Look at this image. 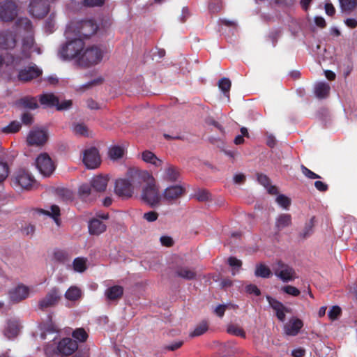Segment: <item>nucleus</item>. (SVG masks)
<instances>
[{"label": "nucleus", "mask_w": 357, "mask_h": 357, "mask_svg": "<svg viewBox=\"0 0 357 357\" xmlns=\"http://www.w3.org/2000/svg\"><path fill=\"white\" fill-rule=\"evenodd\" d=\"M15 31L19 33H26L28 36L23 38L22 52L23 56L29 57L33 52L38 54L40 53V48L34 45L33 38L32 35L33 25L30 20L27 17L19 18L15 24Z\"/></svg>", "instance_id": "nucleus-1"}, {"label": "nucleus", "mask_w": 357, "mask_h": 357, "mask_svg": "<svg viewBox=\"0 0 357 357\" xmlns=\"http://www.w3.org/2000/svg\"><path fill=\"white\" fill-rule=\"evenodd\" d=\"M66 43L61 47L59 56L63 60H75L77 63L85 47L82 38L68 34L66 31Z\"/></svg>", "instance_id": "nucleus-2"}, {"label": "nucleus", "mask_w": 357, "mask_h": 357, "mask_svg": "<svg viewBox=\"0 0 357 357\" xmlns=\"http://www.w3.org/2000/svg\"><path fill=\"white\" fill-rule=\"evenodd\" d=\"M139 199L146 205L153 208L160 206L162 197L153 175L152 179H149L146 184L142 187Z\"/></svg>", "instance_id": "nucleus-3"}, {"label": "nucleus", "mask_w": 357, "mask_h": 357, "mask_svg": "<svg viewBox=\"0 0 357 357\" xmlns=\"http://www.w3.org/2000/svg\"><path fill=\"white\" fill-rule=\"evenodd\" d=\"M16 45L15 36L13 31L6 30L0 32V51L12 50ZM15 59L8 52L5 54L0 52V64L9 66L14 63Z\"/></svg>", "instance_id": "nucleus-4"}, {"label": "nucleus", "mask_w": 357, "mask_h": 357, "mask_svg": "<svg viewBox=\"0 0 357 357\" xmlns=\"http://www.w3.org/2000/svg\"><path fill=\"white\" fill-rule=\"evenodd\" d=\"M98 29L97 24L92 20L71 22L66 29L68 34H73L79 38H86L93 35Z\"/></svg>", "instance_id": "nucleus-5"}, {"label": "nucleus", "mask_w": 357, "mask_h": 357, "mask_svg": "<svg viewBox=\"0 0 357 357\" xmlns=\"http://www.w3.org/2000/svg\"><path fill=\"white\" fill-rule=\"evenodd\" d=\"M103 53V50L96 45L84 47L77 64L84 68L96 66L102 61Z\"/></svg>", "instance_id": "nucleus-6"}, {"label": "nucleus", "mask_w": 357, "mask_h": 357, "mask_svg": "<svg viewBox=\"0 0 357 357\" xmlns=\"http://www.w3.org/2000/svg\"><path fill=\"white\" fill-rule=\"evenodd\" d=\"M126 178L128 179V181L136 193L139 188H142L143 183L146 184L149 179H152V174L146 170L132 167L127 171Z\"/></svg>", "instance_id": "nucleus-7"}, {"label": "nucleus", "mask_w": 357, "mask_h": 357, "mask_svg": "<svg viewBox=\"0 0 357 357\" xmlns=\"http://www.w3.org/2000/svg\"><path fill=\"white\" fill-rule=\"evenodd\" d=\"M34 177L24 168H19L15 171L11 177V183L17 189H28L34 183Z\"/></svg>", "instance_id": "nucleus-8"}, {"label": "nucleus", "mask_w": 357, "mask_h": 357, "mask_svg": "<svg viewBox=\"0 0 357 357\" xmlns=\"http://www.w3.org/2000/svg\"><path fill=\"white\" fill-rule=\"evenodd\" d=\"M272 270L275 275L283 282H291L297 278L295 270L288 264L280 261L272 265Z\"/></svg>", "instance_id": "nucleus-9"}, {"label": "nucleus", "mask_w": 357, "mask_h": 357, "mask_svg": "<svg viewBox=\"0 0 357 357\" xmlns=\"http://www.w3.org/2000/svg\"><path fill=\"white\" fill-rule=\"evenodd\" d=\"M82 162L88 169L98 168L101 163V157L98 149L94 146L86 148L82 152Z\"/></svg>", "instance_id": "nucleus-10"}, {"label": "nucleus", "mask_w": 357, "mask_h": 357, "mask_svg": "<svg viewBox=\"0 0 357 357\" xmlns=\"http://www.w3.org/2000/svg\"><path fill=\"white\" fill-rule=\"evenodd\" d=\"M19 8L11 0H6L0 3V20L12 22L18 15Z\"/></svg>", "instance_id": "nucleus-11"}, {"label": "nucleus", "mask_w": 357, "mask_h": 357, "mask_svg": "<svg viewBox=\"0 0 357 357\" xmlns=\"http://www.w3.org/2000/svg\"><path fill=\"white\" fill-rule=\"evenodd\" d=\"M35 165L43 176H50L55 169V166L50 155L40 153L36 159Z\"/></svg>", "instance_id": "nucleus-12"}, {"label": "nucleus", "mask_w": 357, "mask_h": 357, "mask_svg": "<svg viewBox=\"0 0 357 357\" xmlns=\"http://www.w3.org/2000/svg\"><path fill=\"white\" fill-rule=\"evenodd\" d=\"M86 77L90 79L86 83L79 85L76 87V91L80 93H84L88 90H91L96 87L100 86L104 82V77L98 74L97 72H93L85 75Z\"/></svg>", "instance_id": "nucleus-13"}, {"label": "nucleus", "mask_w": 357, "mask_h": 357, "mask_svg": "<svg viewBox=\"0 0 357 357\" xmlns=\"http://www.w3.org/2000/svg\"><path fill=\"white\" fill-rule=\"evenodd\" d=\"M48 138L47 132L44 129H32L26 138L27 144L29 146H40L45 144Z\"/></svg>", "instance_id": "nucleus-14"}, {"label": "nucleus", "mask_w": 357, "mask_h": 357, "mask_svg": "<svg viewBox=\"0 0 357 357\" xmlns=\"http://www.w3.org/2000/svg\"><path fill=\"white\" fill-rule=\"evenodd\" d=\"M49 11L47 0H31L29 6V13L34 17L41 18Z\"/></svg>", "instance_id": "nucleus-15"}, {"label": "nucleus", "mask_w": 357, "mask_h": 357, "mask_svg": "<svg viewBox=\"0 0 357 357\" xmlns=\"http://www.w3.org/2000/svg\"><path fill=\"white\" fill-rule=\"evenodd\" d=\"M31 292L29 287L24 284H18L11 288L8 291V296L11 301L18 303L26 298Z\"/></svg>", "instance_id": "nucleus-16"}, {"label": "nucleus", "mask_w": 357, "mask_h": 357, "mask_svg": "<svg viewBox=\"0 0 357 357\" xmlns=\"http://www.w3.org/2000/svg\"><path fill=\"white\" fill-rule=\"evenodd\" d=\"M115 192L123 198H130L136 195L126 177L116 180L115 183Z\"/></svg>", "instance_id": "nucleus-17"}, {"label": "nucleus", "mask_w": 357, "mask_h": 357, "mask_svg": "<svg viewBox=\"0 0 357 357\" xmlns=\"http://www.w3.org/2000/svg\"><path fill=\"white\" fill-rule=\"evenodd\" d=\"M77 349V343L71 338L66 337L62 339L55 349L58 354L63 356H68L72 354Z\"/></svg>", "instance_id": "nucleus-18"}, {"label": "nucleus", "mask_w": 357, "mask_h": 357, "mask_svg": "<svg viewBox=\"0 0 357 357\" xmlns=\"http://www.w3.org/2000/svg\"><path fill=\"white\" fill-rule=\"evenodd\" d=\"M61 298V293L57 289H52L43 299L39 302V307L45 310L54 306Z\"/></svg>", "instance_id": "nucleus-19"}, {"label": "nucleus", "mask_w": 357, "mask_h": 357, "mask_svg": "<svg viewBox=\"0 0 357 357\" xmlns=\"http://www.w3.org/2000/svg\"><path fill=\"white\" fill-rule=\"evenodd\" d=\"M184 191V188L178 185L169 186L162 192V200L168 202L176 200L182 196Z\"/></svg>", "instance_id": "nucleus-20"}, {"label": "nucleus", "mask_w": 357, "mask_h": 357, "mask_svg": "<svg viewBox=\"0 0 357 357\" xmlns=\"http://www.w3.org/2000/svg\"><path fill=\"white\" fill-rule=\"evenodd\" d=\"M266 300L268 302L270 306L275 312L278 319L281 321H284L285 319L286 314L290 313L291 310L285 307L281 302L275 300V298H273L269 296H266Z\"/></svg>", "instance_id": "nucleus-21"}, {"label": "nucleus", "mask_w": 357, "mask_h": 357, "mask_svg": "<svg viewBox=\"0 0 357 357\" xmlns=\"http://www.w3.org/2000/svg\"><path fill=\"white\" fill-rule=\"evenodd\" d=\"M303 326V321L296 317L291 318L284 326V333L287 335H296Z\"/></svg>", "instance_id": "nucleus-22"}, {"label": "nucleus", "mask_w": 357, "mask_h": 357, "mask_svg": "<svg viewBox=\"0 0 357 357\" xmlns=\"http://www.w3.org/2000/svg\"><path fill=\"white\" fill-rule=\"evenodd\" d=\"M42 73V70L36 65L26 67L19 72V79L22 81H29L38 77Z\"/></svg>", "instance_id": "nucleus-23"}, {"label": "nucleus", "mask_w": 357, "mask_h": 357, "mask_svg": "<svg viewBox=\"0 0 357 357\" xmlns=\"http://www.w3.org/2000/svg\"><path fill=\"white\" fill-rule=\"evenodd\" d=\"M178 172L175 167L172 165L167 164L161 172V178L167 182L176 181L178 178Z\"/></svg>", "instance_id": "nucleus-24"}, {"label": "nucleus", "mask_w": 357, "mask_h": 357, "mask_svg": "<svg viewBox=\"0 0 357 357\" xmlns=\"http://www.w3.org/2000/svg\"><path fill=\"white\" fill-rule=\"evenodd\" d=\"M41 330L40 338L42 340L54 341L58 337L57 329L52 324L44 326Z\"/></svg>", "instance_id": "nucleus-25"}, {"label": "nucleus", "mask_w": 357, "mask_h": 357, "mask_svg": "<svg viewBox=\"0 0 357 357\" xmlns=\"http://www.w3.org/2000/svg\"><path fill=\"white\" fill-rule=\"evenodd\" d=\"M291 224V216L287 213L279 215L275 219V228L277 232L290 226Z\"/></svg>", "instance_id": "nucleus-26"}, {"label": "nucleus", "mask_w": 357, "mask_h": 357, "mask_svg": "<svg viewBox=\"0 0 357 357\" xmlns=\"http://www.w3.org/2000/svg\"><path fill=\"white\" fill-rule=\"evenodd\" d=\"M106 230V225L97 218L92 219L89 223V231L91 234L99 235Z\"/></svg>", "instance_id": "nucleus-27"}, {"label": "nucleus", "mask_w": 357, "mask_h": 357, "mask_svg": "<svg viewBox=\"0 0 357 357\" xmlns=\"http://www.w3.org/2000/svg\"><path fill=\"white\" fill-rule=\"evenodd\" d=\"M20 329V324L17 320H10L8 322L6 328L5 330V335L10 339L16 337Z\"/></svg>", "instance_id": "nucleus-28"}, {"label": "nucleus", "mask_w": 357, "mask_h": 357, "mask_svg": "<svg viewBox=\"0 0 357 357\" xmlns=\"http://www.w3.org/2000/svg\"><path fill=\"white\" fill-rule=\"evenodd\" d=\"M142 158L145 162L150 163L155 167H160L163 164L161 159L149 151H144L142 154Z\"/></svg>", "instance_id": "nucleus-29"}, {"label": "nucleus", "mask_w": 357, "mask_h": 357, "mask_svg": "<svg viewBox=\"0 0 357 357\" xmlns=\"http://www.w3.org/2000/svg\"><path fill=\"white\" fill-rule=\"evenodd\" d=\"M108 182V177L107 176H97L91 181V185L93 189L98 192L105 191Z\"/></svg>", "instance_id": "nucleus-30"}, {"label": "nucleus", "mask_w": 357, "mask_h": 357, "mask_svg": "<svg viewBox=\"0 0 357 357\" xmlns=\"http://www.w3.org/2000/svg\"><path fill=\"white\" fill-rule=\"evenodd\" d=\"M73 132L81 137H91L92 132L83 123H75L72 126Z\"/></svg>", "instance_id": "nucleus-31"}, {"label": "nucleus", "mask_w": 357, "mask_h": 357, "mask_svg": "<svg viewBox=\"0 0 357 357\" xmlns=\"http://www.w3.org/2000/svg\"><path fill=\"white\" fill-rule=\"evenodd\" d=\"M123 288L121 286L116 285L108 288L105 291V295L108 300L114 301L121 298V296L123 295Z\"/></svg>", "instance_id": "nucleus-32"}, {"label": "nucleus", "mask_w": 357, "mask_h": 357, "mask_svg": "<svg viewBox=\"0 0 357 357\" xmlns=\"http://www.w3.org/2000/svg\"><path fill=\"white\" fill-rule=\"evenodd\" d=\"M330 91V86L326 82H319L315 85L314 92L319 98H326Z\"/></svg>", "instance_id": "nucleus-33"}, {"label": "nucleus", "mask_w": 357, "mask_h": 357, "mask_svg": "<svg viewBox=\"0 0 357 357\" xmlns=\"http://www.w3.org/2000/svg\"><path fill=\"white\" fill-rule=\"evenodd\" d=\"M40 102L45 106H55L58 104V98L52 93H45L40 96Z\"/></svg>", "instance_id": "nucleus-34"}, {"label": "nucleus", "mask_w": 357, "mask_h": 357, "mask_svg": "<svg viewBox=\"0 0 357 357\" xmlns=\"http://www.w3.org/2000/svg\"><path fill=\"white\" fill-rule=\"evenodd\" d=\"M257 180L260 184L264 186L268 193L272 195H275L278 193V190L276 187L270 185L269 178L264 174H259L257 176Z\"/></svg>", "instance_id": "nucleus-35"}, {"label": "nucleus", "mask_w": 357, "mask_h": 357, "mask_svg": "<svg viewBox=\"0 0 357 357\" xmlns=\"http://www.w3.org/2000/svg\"><path fill=\"white\" fill-rule=\"evenodd\" d=\"M40 212L43 214H45V215H47L52 217L54 219L55 223L58 226L59 225V216L60 215V209L58 206L52 205L50 207V211L41 209V210H40Z\"/></svg>", "instance_id": "nucleus-36"}, {"label": "nucleus", "mask_w": 357, "mask_h": 357, "mask_svg": "<svg viewBox=\"0 0 357 357\" xmlns=\"http://www.w3.org/2000/svg\"><path fill=\"white\" fill-rule=\"evenodd\" d=\"M81 290L75 286L70 287L66 292L65 297L70 301H75L81 296Z\"/></svg>", "instance_id": "nucleus-37"}, {"label": "nucleus", "mask_w": 357, "mask_h": 357, "mask_svg": "<svg viewBox=\"0 0 357 357\" xmlns=\"http://www.w3.org/2000/svg\"><path fill=\"white\" fill-rule=\"evenodd\" d=\"M176 274L178 276L185 279V280H192L194 279L196 276V273L190 268L187 267H181L178 268L176 271Z\"/></svg>", "instance_id": "nucleus-38"}, {"label": "nucleus", "mask_w": 357, "mask_h": 357, "mask_svg": "<svg viewBox=\"0 0 357 357\" xmlns=\"http://www.w3.org/2000/svg\"><path fill=\"white\" fill-rule=\"evenodd\" d=\"M125 153L123 147L119 146H112L109 150V156L113 160H116L121 158Z\"/></svg>", "instance_id": "nucleus-39"}, {"label": "nucleus", "mask_w": 357, "mask_h": 357, "mask_svg": "<svg viewBox=\"0 0 357 357\" xmlns=\"http://www.w3.org/2000/svg\"><path fill=\"white\" fill-rule=\"evenodd\" d=\"M79 195L83 200H91V199L89 198L90 196L93 195L91 186L88 184H83L80 185L79 188Z\"/></svg>", "instance_id": "nucleus-40"}, {"label": "nucleus", "mask_w": 357, "mask_h": 357, "mask_svg": "<svg viewBox=\"0 0 357 357\" xmlns=\"http://www.w3.org/2000/svg\"><path fill=\"white\" fill-rule=\"evenodd\" d=\"M86 260L84 258L77 257L73 261V269L76 272H84L86 269Z\"/></svg>", "instance_id": "nucleus-41"}, {"label": "nucleus", "mask_w": 357, "mask_h": 357, "mask_svg": "<svg viewBox=\"0 0 357 357\" xmlns=\"http://www.w3.org/2000/svg\"><path fill=\"white\" fill-rule=\"evenodd\" d=\"M271 271L268 267L265 265H258L255 270V275L261 278H269L271 275Z\"/></svg>", "instance_id": "nucleus-42"}, {"label": "nucleus", "mask_w": 357, "mask_h": 357, "mask_svg": "<svg viewBox=\"0 0 357 357\" xmlns=\"http://www.w3.org/2000/svg\"><path fill=\"white\" fill-rule=\"evenodd\" d=\"M208 329V324L206 321H202L195 330L190 334V337H197L204 333Z\"/></svg>", "instance_id": "nucleus-43"}, {"label": "nucleus", "mask_w": 357, "mask_h": 357, "mask_svg": "<svg viewBox=\"0 0 357 357\" xmlns=\"http://www.w3.org/2000/svg\"><path fill=\"white\" fill-rule=\"evenodd\" d=\"M275 202L277 204L285 210H288L291 204V199L284 195H279Z\"/></svg>", "instance_id": "nucleus-44"}, {"label": "nucleus", "mask_w": 357, "mask_h": 357, "mask_svg": "<svg viewBox=\"0 0 357 357\" xmlns=\"http://www.w3.org/2000/svg\"><path fill=\"white\" fill-rule=\"evenodd\" d=\"M218 86L220 89L229 98L228 93L231 88V82L227 78H222L218 82Z\"/></svg>", "instance_id": "nucleus-45"}, {"label": "nucleus", "mask_w": 357, "mask_h": 357, "mask_svg": "<svg viewBox=\"0 0 357 357\" xmlns=\"http://www.w3.org/2000/svg\"><path fill=\"white\" fill-rule=\"evenodd\" d=\"M339 1L344 11H350L357 5V0H339Z\"/></svg>", "instance_id": "nucleus-46"}, {"label": "nucleus", "mask_w": 357, "mask_h": 357, "mask_svg": "<svg viewBox=\"0 0 357 357\" xmlns=\"http://www.w3.org/2000/svg\"><path fill=\"white\" fill-rule=\"evenodd\" d=\"M9 174V167L7 162L0 161V183L4 181Z\"/></svg>", "instance_id": "nucleus-47"}, {"label": "nucleus", "mask_w": 357, "mask_h": 357, "mask_svg": "<svg viewBox=\"0 0 357 357\" xmlns=\"http://www.w3.org/2000/svg\"><path fill=\"white\" fill-rule=\"evenodd\" d=\"M21 128V124L18 121H13L8 126L3 128L2 131L6 133H14L17 132Z\"/></svg>", "instance_id": "nucleus-48"}, {"label": "nucleus", "mask_w": 357, "mask_h": 357, "mask_svg": "<svg viewBox=\"0 0 357 357\" xmlns=\"http://www.w3.org/2000/svg\"><path fill=\"white\" fill-rule=\"evenodd\" d=\"M228 263L229 266L233 268L232 275H236L242 265L241 261L236 259V257H231L228 259Z\"/></svg>", "instance_id": "nucleus-49"}, {"label": "nucleus", "mask_w": 357, "mask_h": 357, "mask_svg": "<svg viewBox=\"0 0 357 357\" xmlns=\"http://www.w3.org/2000/svg\"><path fill=\"white\" fill-rule=\"evenodd\" d=\"M22 105L28 109H34L37 108V101L34 98H24L21 100Z\"/></svg>", "instance_id": "nucleus-50"}, {"label": "nucleus", "mask_w": 357, "mask_h": 357, "mask_svg": "<svg viewBox=\"0 0 357 357\" xmlns=\"http://www.w3.org/2000/svg\"><path fill=\"white\" fill-rule=\"evenodd\" d=\"M227 332L229 333L236 335V336H240L242 337H245V333L244 331L241 328H240L236 325L229 326L227 328Z\"/></svg>", "instance_id": "nucleus-51"}, {"label": "nucleus", "mask_w": 357, "mask_h": 357, "mask_svg": "<svg viewBox=\"0 0 357 357\" xmlns=\"http://www.w3.org/2000/svg\"><path fill=\"white\" fill-rule=\"evenodd\" d=\"M45 352L47 357H65V356L58 354L57 351H55V347L52 344H49L46 346Z\"/></svg>", "instance_id": "nucleus-52"}, {"label": "nucleus", "mask_w": 357, "mask_h": 357, "mask_svg": "<svg viewBox=\"0 0 357 357\" xmlns=\"http://www.w3.org/2000/svg\"><path fill=\"white\" fill-rule=\"evenodd\" d=\"M281 290L283 292H284L289 295L293 296H297L300 294L299 289H297L296 287H295L294 286H291V285H285L282 287Z\"/></svg>", "instance_id": "nucleus-53"}, {"label": "nucleus", "mask_w": 357, "mask_h": 357, "mask_svg": "<svg viewBox=\"0 0 357 357\" xmlns=\"http://www.w3.org/2000/svg\"><path fill=\"white\" fill-rule=\"evenodd\" d=\"M73 336L79 341L84 342L86 340L87 334L84 329L78 328L73 333Z\"/></svg>", "instance_id": "nucleus-54"}, {"label": "nucleus", "mask_w": 357, "mask_h": 357, "mask_svg": "<svg viewBox=\"0 0 357 357\" xmlns=\"http://www.w3.org/2000/svg\"><path fill=\"white\" fill-rule=\"evenodd\" d=\"M313 220H314V218H312L310 221L306 224V225L305 226L302 233H301V236L303 237V238H306L307 236H309L312 232V228L314 227V222H313Z\"/></svg>", "instance_id": "nucleus-55"}, {"label": "nucleus", "mask_w": 357, "mask_h": 357, "mask_svg": "<svg viewBox=\"0 0 357 357\" xmlns=\"http://www.w3.org/2000/svg\"><path fill=\"white\" fill-rule=\"evenodd\" d=\"M158 216L159 215L156 211H151L144 213L143 218L149 222H153L157 220Z\"/></svg>", "instance_id": "nucleus-56"}, {"label": "nucleus", "mask_w": 357, "mask_h": 357, "mask_svg": "<svg viewBox=\"0 0 357 357\" xmlns=\"http://www.w3.org/2000/svg\"><path fill=\"white\" fill-rule=\"evenodd\" d=\"M341 309L338 306H333L328 311V317L331 320L336 319L340 314Z\"/></svg>", "instance_id": "nucleus-57"}, {"label": "nucleus", "mask_w": 357, "mask_h": 357, "mask_svg": "<svg viewBox=\"0 0 357 357\" xmlns=\"http://www.w3.org/2000/svg\"><path fill=\"white\" fill-rule=\"evenodd\" d=\"M301 171H302V173L306 177H307V178H309L310 179H315V178H320V176L318 174L314 173L313 172H312L311 170L307 169L304 165H301Z\"/></svg>", "instance_id": "nucleus-58"}, {"label": "nucleus", "mask_w": 357, "mask_h": 357, "mask_svg": "<svg viewBox=\"0 0 357 357\" xmlns=\"http://www.w3.org/2000/svg\"><path fill=\"white\" fill-rule=\"evenodd\" d=\"M72 105V101L70 100H65L61 101V102L58 100V104L56 106L58 110H65L69 109Z\"/></svg>", "instance_id": "nucleus-59"}, {"label": "nucleus", "mask_w": 357, "mask_h": 357, "mask_svg": "<svg viewBox=\"0 0 357 357\" xmlns=\"http://www.w3.org/2000/svg\"><path fill=\"white\" fill-rule=\"evenodd\" d=\"M105 0H84V5L88 7L100 6Z\"/></svg>", "instance_id": "nucleus-60"}, {"label": "nucleus", "mask_w": 357, "mask_h": 357, "mask_svg": "<svg viewBox=\"0 0 357 357\" xmlns=\"http://www.w3.org/2000/svg\"><path fill=\"white\" fill-rule=\"evenodd\" d=\"M23 234L26 236H32L35 231V227L31 224L26 225L22 229Z\"/></svg>", "instance_id": "nucleus-61"}, {"label": "nucleus", "mask_w": 357, "mask_h": 357, "mask_svg": "<svg viewBox=\"0 0 357 357\" xmlns=\"http://www.w3.org/2000/svg\"><path fill=\"white\" fill-rule=\"evenodd\" d=\"M197 197L199 201L204 202L209 199L210 194L206 190H202L197 193Z\"/></svg>", "instance_id": "nucleus-62"}, {"label": "nucleus", "mask_w": 357, "mask_h": 357, "mask_svg": "<svg viewBox=\"0 0 357 357\" xmlns=\"http://www.w3.org/2000/svg\"><path fill=\"white\" fill-rule=\"evenodd\" d=\"M246 291L249 294H253L256 296H259L261 294L260 290L256 285L249 284L246 287Z\"/></svg>", "instance_id": "nucleus-63"}, {"label": "nucleus", "mask_w": 357, "mask_h": 357, "mask_svg": "<svg viewBox=\"0 0 357 357\" xmlns=\"http://www.w3.org/2000/svg\"><path fill=\"white\" fill-rule=\"evenodd\" d=\"M22 121L24 124H25V125H30L33 122V116L29 113H27V112L24 113L22 115Z\"/></svg>", "instance_id": "nucleus-64"}]
</instances>
